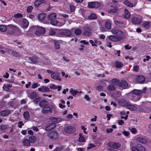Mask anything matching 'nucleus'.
Returning a JSON list of instances; mask_svg holds the SVG:
<instances>
[{"label": "nucleus", "instance_id": "nucleus-1", "mask_svg": "<svg viewBox=\"0 0 151 151\" xmlns=\"http://www.w3.org/2000/svg\"><path fill=\"white\" fill-rule=\"evenodd\" d=\"M7 29L14 31L19 32L20 30L19 29L16 27L12 25H9L7 26V27L4 25L0 26V30L2 32H5Z\"/></svg>", "mask_w": 151, "mask_h": 151}, {"label": "nucleus", "instance_id": "nucleus-2", "mask_svg": "<svg viewBox=\"0 0 151 151\" xmlns=\"http://www.w3.org/2000/svg\"><path fill=\"white\" fill-rule=\"evenodd\" d=\"M146 88H145L143 90V91L142 92L140 90H134L132 91V93L130 94L132 96H134V97H137V99L134 98V101H137L139 100L141 98V95L143 93L145 92V90H146Z\"/></svg>", "mask_w": 151, "mask_h": 151}, {"label": "nucleus", "instance_id": "nucleus-3", "mask_svg": "<svg viewBox=\"0 0 151 151\" xmlns=\"http://www.w3.org/2000/svg\"><path fill=\"white\" fill-rule=\"evenodd\" d=\"M47 72L51 74L50 77L52 78L59 81L61 80V78L60 76V73L54 72V71L49 70H47Z\"/></svg>", "mask_w": 151, "mask_h": 151}, {"label": "nucleus", "instance_id": "nucleus-4", "mask_svg": "<svg viewBox=\"0 0 151 151\" xmlns=\"http://www.w3.org/2000/svg\"><path fill=\"white\" fill-rule=\"evenodd\" d=\"M112 82L114 85H117V86L122 87L123 89H125L127 86V83L123 81L120 82L119 81L116 79H114L112 80Z\"/></svg>", "mask_w": 151, "mask_h": 151}, {"label": "nucleus", "instance_id": "nucleus-5", "mask_svg": "<svg viewBox=\"0 0 151 151\" xmlns=\"http://www.w3.org/2000/svg\"><path fill=\"white\" fill-rule=\"evenodd\" d=\"M142 17L138 15H137L132 17L131 21L134 24H140L142 21Z\"/></svg>", "mask_w": 151, "mask_h": 151}, {"label": "nucleus", "instance_id": "nucleus-6", "mask_svg": "<svg viewBox=\"0 0 151 151\" xmlns=\"http://www.w3.org/2000/svg\"><path fill=\"white\" fill-rule=\"evenodd\" d=\"M50 106L44 108L42 110V112L44 114L47 113L51 112L52 110H55V106L54 105H50Z\"/></svg>", "mask_w": 151, "mask_h": 151}, {"label": "nucleus", "instance_id": "nucleus-7", "mask_svg": "<svg viewBox=\"0 0 151 151\" xmlns=\"http://www.w3.org/2000/svg\"><path fill=\"white\" fill-rule=\"evenodd\" d=\"M122 37H121L115 36L113 35L108 36H107V38L106 39L108 42L109 40H110L113 42L118 41L120 40Z\"/></svg>", "mask_w": 151, "mask_h": 151}, {"label": "nucleus", "instance_id": "nucleus-8", "mask_svg": "<svg viewBox=\"0 0 151 151\" xmlns=\"http://www.w3.org/2000/svg\"><path fill=\"white\" fill-rule=\"evenodd\" d=\"M58 31L61 35L69 37L71 35V32L68 29H59Z\"/></svg>", "mask_w": 151, "mask_h": 151}, {"label": "nucleus", "instance_id": "nucleus-9", "mask_svg": "<svg viewBox=\"0 0 151 151\" xmlns=\"http://www.w3.org/2000/svg\"><path fill=\"white\" fill-rule=\"evenodd\" d=\"M129 1H132V3L127 0H125L124 1V4L128 6L132 7L134 6L137 4V2L135 0H129Z\"/></svg>", "mask_w": 151, "mask_h": 151}, {"label": "nucleus", "instance_id": "nucleus-10", "mask_svg": "<svg viewBox=\"0 0 151 151\" xmlns=\"http://www.w3.org/2000/svg\"><path fill=\"white\" fill-rule=\"evenodd\" d=\"M101 4L98 2H89L88 4V6L91 8H98L100 6Z\"/></svg>", "mask_w": 151, "mask_h": 151}, {"label": "nucleus", "instance_id": "nucleus-11", "mask_svg": "<svg viewBox=\"0 0 151 151\" xmlns=\"http://www.w3.org/2000/svg\"><path fill=\"white\" fill-rule=\"evenodd\" d=\"M47 136L50 138L54 139L58 138V135L56 132L51 131L48 133Z\"/></svg>", "mask_w": 151, "mask_h": 151}, {"label": "nucleus", "instance_id": "nucleus-12", "mask_svg": "<svg viewBox=\"0 0 151 151\" xmlns=\"http://www.w3.org/2000/svg\"><path fill=\"white\" fill-rule=\"evenodd\" d=\"M111 31L113 34H116L117 36H119V37H122L123 35V32L122 31L118 30L116 28L112 29Z\"/></svg>", "mask_w": 151, "mask_h": 151}, {"label": "nucleus", "instance_id": "nucleus-13", "mask_svg": "<svg viewBox=\"0 0 151 151\" xmlns=\"http://www.w3.org/2000/svg\"><path fill=\"white\" fill-rule=\"evenodd\" d=\"M65 132L69 134H72L76 130L75 128L72 126H68L64 129Z\"/></svg>", "mask_w": 151, "mask_h": 151}, {"label": "nucleus", "instance_id": "nucleus-14", "mask_svg": "<svg viewBox=\"0 0 151 151\" xmlns=\"http://www.w3.org/2000/svg\"><path fill=\"white\" fill-rule=\"evenodd\" d=\"M45 31V29L42 27H37L35 34L38 36L44 34Z\"/></svg>", "mask_w": 151, "mask_h": 151}, {"label": "nucleus", "instance_id": "nucleus-15", "mask_svg": "<svg viewBox=\"0 0 151 151\" xmlns=\"http://www.w3.org/2000/svg\"><path fill=\"white\" fill-rule=\"evenodd\" d=\"M107 145L110 147L114 149H118L120 146V145L117 142H109Z\"/></svg>", "mask_w": 151, "mask_h": 151}, {"label": "nucleus", "instance_id": "nucleus-16", "mask_svg": "<svg viewBox=\"0 0 151 151\" xmlns=\"http://www.w3.org/2000/svg\"><path fill=\"white\" fill-rule=\"evenodd\" d=\"M38 90L42 92H48L50 91L49 88L48 87L45 86H42L38 88Z\"/></svg>", "mask_w": 151, "mask_h": 151}, {"label": "nucleus", "instance_id": "nucleus-17", "mask_svg": "<svg viewBox=\"0 0 151 151\" xmlns=\"http://www.w3.org/2000/svg\"><path fill=\"white\" fill-rule=\"evenodd\" d=\"M56 124L54 123H51L48 124L45 127V130L46 131H50L54 128L56 126Z\"/></svg>", "mask_w": 151, "mask_h": 151}, {"label": "nucleus", "instance_id": "nucleus-18", "mask_svg": "<svg viewBox=\"0 0 151 151\" xmlns=\"http://www.w3.org/2000/svg\"><path fill=\"white\" fill-rule=\"evenodd\" d=\"M49 119L52 122L57 123H60L62 121V119L59 117H51Z\"/></svg>", "mask_w": 151, "mask_h": 151}, {"label": "nucleus", "instance_id": "nucleus-19", "mask_svg": "<svg viewBox=\"0 0 151 151\" xmlns=\"http://www.w3.org/2000/svg\"><path fill=\"white\" fill-rule=\"evenodd\" d=\"M29 24V22L27 20L25 19H23L22 24V27L23 28H26L28 27Z\"/></svg>", "mask_w": 151, "mask_h": 151}, {"label": "nucleus", "instance_id": "nucleus-20", "mask_svg": "<svg viewBox=\"0 0 151 151\" xmlns=\"http://www.w3.org/2000/svg\"><path fill=\"white\" fill-rule=\"evenodd\" d=\"M139 106L138 105L135 106L132 104H129L127 105V107L128 109L133 111L137 110Z\"/></svg>", "mask_w": 151, "mask_h": 151}, {"label": "nucleus", "instance_id": "nucleus-21", "mask_svg": "<svg viewBox=\"0 0 151 151\" xmlns=\"http://www.w3.org/2000/svg\"><path fill=\"white\" fill-rule=\"evenodd\" d=\"M28 60V61L30 63H36L38 61V59L36 58H32V57H29V58H27V59Z\"/></svg>", "mask_w": 151, "mask_h": 151}, {"label": "nucleus", "instance_id": "nucleus-22", "mask_svg": "<svg viewBox=\"0 0 151 151\" xmlns=\"http://www.w3.org/2000/svg\"><path fill=\"white\" fill-rule=\"evenodd\" d=\"M136 80L138 83H142L145 81V78L142 76H138Z\"/></svg>", "mask_w": 151, "mask_h": 151}, {"label": "nucleus", "instance_id": "nucleus-23", "mask_svg": "<svg viewBox=\"0 0 151 151\" xmlns=\"http://www.w3.org/2000/svg\"><path fill=\"white\" fill-rule=\"evenodd\" d=\"M151 23L149 21H144L142 24V26L145 29H148L149 28Z\"/></svg>", "mask_w": 151, "mask_h": 151}, {"label": "nucleus", "instance_id": "nucleus-24", "mask_svg": "<svg viewBox=\"0 0 151 151\" xmlns=\"http://www.w3.org/2000/svg\"><path fill=\"white\" fill-rule=\"evenodd\" d=\"M6 53L9 54H12V55L16 56H18V54L17 53L14 52L12 49L7 48V50L6 51Z\"/></svg>", "mask_w": 151, "mask_h": 151}, {"label": "nucleus", "instance_id": "nucleus-25", "mask_svg": "<svg viewBox=\"0 0 151 151\" xmlns=\"http://www.w3.org/2000/svg\"><path fill=\"white\" fill-rule=\"evenodd\" d=\"M49 104L48 102L46 100H43L40 101L39 103V105L40 106L44 107L48 105Z\"/></svg>", "mask_w": 151, "mask_h": 151}, {"label": "nucleus", "instance_id": "nucleus-26", "mask_svg": "<svg viewBox=\"0 0 151 151\" xmlns=\"http://www.w3.org/2000/svg\"><path fill=\"white\" fill-rule=\"evenodd\" d=\"M50 88L51 89H58V91H59L62 88L61 86H57L55 85L52 84L50 86Z\"/></svg>", "mask_w": 151, "mask_h": 151}, {"label": "nucleus", "instance_id": "nucleus-27", "mask_svg": "<svg viewBox=\"0 0 151 151\" xmlns=\"http://www.w3.org/2000/svg\"><path fill=\"white\" fill-rule=\"evenodd\" d=\"M29 140L30 143H34L36 141V137L35 136H31L29 137Z\"/></svg>", "mask_w": 151, "mask_h": 151}, {"label": "nucleus", "instance_id": "nucleus-28", "mask_svg": "<svg viewBox=\"0 0 151 151\" xmlns=\"http://www.w3.org/2000/svg\"><path fill=\"white\" fill-rule=\"evenodd\" d=\"M56 18V14L54 13L50 14L48 16V19L50 20H52L55 19Z\"/></svg>", "mask_w": 151, "mask_h": 151}, {"label": "nucleus", "instance_id": "nucleus-29", "mask_svg": "<svg viewBox=\"0 0 151 151\" xmlns=\"http://www.w3.org/2000/svg\"><path fill=\"white\" fill-rule=\"evenodd\" d=\"M70 93L73 96H75L78 93V91L76 90H74L73 88H71L69 90Z\"/></svg>", "mask_w": 151, "mask_h": 151}, {"label": "nucleus", "instance_id": "nucleus-30", "mask_svg": "<svg viewBox=\"0 0 151 151\" xmlns=\"http://www.w3.org/2000/svg\"><path fill=\"white\" fill-rule=\"evenodd\" d=\"M23 145L25 146H29L30 143L29 140L27 139H24L22 142Z\"/></svg>", "mask_w": 151, "mask_h": 151}, {"label": "nucleus", "instance_id": "nucleus-31", "mask_svg": "<svg viewBox=\"0 0 151 151\" xmlns=\"http://www.w3.org/2000/svg\"><path fill=\"white\" fill-rule=\"evenodd\" d=\"M50 24L53 25H56L57 24L58 26H62L65 23H63L61 24H59V22L57 20L52 21L50 22Z\"/></svg>", "mask_w": 151, "mask_h": 151}, {"label": "nucleus", "instance_id": "nucleus-32", "mask_svg": "<svg viewBox=\"0 0 151 151\" xmlns=\"http://www.w3.org/2000/svg\"><path fill=\"white\" fill-rule=\"evenodd\" d=\"M79 141L80 142H84L86 141L85 137H83L82 133H80L79 134Z\"/></svg>", "mask_w": 151, "mask_h": 151}, {"label": "nucleus", "instance_id": "nucleus-33", "mask_svg": "<svg viewBox=\"0 0 151 151\" xmlns=\"http://www.w3.org/2000/svg\"><path fill=\"white\" fill-rule=\"evenodd\" d=\"M10 114V112L9 110H4L1 112V115L2 116H6Z\"/></svg>", "mask_w": 151, "mask_h": 151}, {"label": "nucleus", "instance_id": "nucleus-34", "mask_svg": "<svg viewBox=\"0 0 151 151\" xmlns=\"http://www.w3.org/2000/svg\"><path fill=\"white\" fill-rule=\"evenodd\" d=\"M125 14H124V17L126 19L129 18L130 17V14L129 11L127 9H124Z\"/></svg>", "mask_w": 151, "mask_h": 151}, {"label": "nucleus", "instance_id": "nucleus-35", "mask_svg": "<svg viewBox=\"0 0 151 151\" xmlns=\"http://www.w3.org/2000/svg\"><path fill=\"white\" fill-rule=\"evenodd\" d=\"M45 1L43 0H37L35 2V4L36 6H38L40 4L42 3H45Z\"/></svg>", "mask_w": 151, "mask_h": 151}, {"label": "nucleus", "instance_id": "nucleus-36", "mask_svg": "<svg viewBox=\"0 0 151 151\" xmlns=\"http://www.w3.org/2000/svg\"><path fill=\"white\" fill-rule=\"evenodd\" d=\"M83 34L84 35L86 36H90L91 35L90 29H85L84 32Z\"/></svg>", "mask_w": 151, "mask_h": 151}, {"label": "nucleus", "instance_id": "nucleus-37", "mask_svg": "<svg viewBox=\"0 0 151 151\" xmlns=\"http://www.w3.org/2000/svg\"><path fill=\"white\" fill-rule=\"evenodd\" d=\"M105 26L107 29H110L111 28V24L110 21H106L105 23Z\"/></svg>", "mask_w": 151, "mask_h": 151}, {"label": "nucleus", "instance_id": "nucleus-38", "mask_svg": "<svg viewBox=\"0 0 151 151\" xmlns=\"http://www.w3.org/2000/svg\"><path fill=\"white\" fill-rule=\"evenodd\" d=\"M111 8L108 11V12L109 13H115L116 12L117 10L116 7H113L111 6Z\"/></svg>", "mask_w": 151, "mask_h": 151}, {"label": "nucleus", "instance_id": "nucleus-39", "mask_svg": "<svg viewBox=\"0 0 151 151\" xmlns=\"http://www.w3.org/2000/svg\"><path fill=\"white\" fill-rule=\"evenodd\" d=\"M38 95L36 92H33L31 94L30 97L32 100L35 99L38 97Z\"/></svg>", "mask_w": 151, "mask_h": 151}, {"label": "nucleus", "instance_id": "nucleus-40", "mask_svg": "<svg viewBox=\"0 0 151 151\" xmlns=\"http://www.w3.org/2000/svg\"><path fill=\"white\" fill-rule=\"evenodd\" d=\"M88 18L90 19H96L97 18V16L94 13H92L89 16Z\"/></svg>", "mask_w": 151, "mask_h": 151}, {"label": "nucleus", "instance_id": "nucleus-41", "mask_svg": "<svg viewBox=\"0 0 151 151\" xmlns=\"http://www.w3.org/2000/svg\"><path fill=\"white\" fill-rule=\"evenodd\" d=\"M46 15L44 13H42L39 15L38 17L40 20H43L45 17Z\"/></svg>", "mask_w": 151, "mask_h": 151}, {"label": "nucleus", "instance_id": "nucleus-42", "mask_svg": "<svg viewBox=\"0 0 151 151\" xmlns=\"http://www.w3.org/2000/svg\"><path fill=\"white\" fill-rule=\"evenodd\" d=\"M114 64L116 67L117 68H120L123 66L122 63L119 61L116 62Z\"/></svg>", "mask_w": 151, "mask_h": 151}, {"label": "nucleus", "instance_id": "nucleus-43", "mask_svg": "<svg viewBox=\"0 0 151 151\" xmlns=\"http://www.w3.org/2000/svg\"><path fill=\"white\" fill-rule=\"evenodd\" d=\"M137 140L141 143L145 144L146 142V140L144 138L142 137H139L137 138Z\"/></svg>", "mask_w": 151, "mask_h": 151}, {"label": "nucleus", "instance_id": "nucleus-44", "mask_svg": "<svg viewBox=\"0 0 151 151\" xmlns=\"http://www.w3.org/2000/svg\"><path fill=\"white\" fill-rule=\"evenodd\" d=\"M40 86V84L38 83L34 82L32 84L31 86V88L32 89H35Z\"/></svg>", "mask_w": 151, "mask_h": 151}, {"label": "nucleus", "instance_id": "nucleus-45", "mask_svg": "<svg viewBox=\"0 0 151 151\" xmlns=\"http://www.w3.org/2000/svg\"><path fill=\"white\" fill-rule=\"evenodd\" d=\"M114 22L115 24L119 27H122L124 25V24L122 22H119L116 20H114Z\"/></svg>", "mask_w": 151, "mask_h": 151}, {"label": "nucleus", "instance_id": "nucleus-46", "mask_svg": "<svg viewBox=\"0 0 151 151\" xmlns=\"http://www.w3.org/2000/svg\"><path fill=\"white\" fill-rule=\"evenodd\" d=\"M23 116L26 119H28L29 118V112L28 111H25L23 114Z\"/></svg>", "mask_w": 151, "mask_h": 151}, {"label": "nucleus", "instance_id": "nucleus-47", "mask_svg": "<svg viewBox=\"0 0 151 151\" xmlns=\"http://www.w3.org/2000/svg\"><path fill=\"white\" fill-rule=\"evenodd\" d=\"M112 85H110L108 88V89L109 90H111V91H114L115 89V86L117 85H114V84H113L112 82Z\"/></svg>", "mask_w": 151, "mask_h": 151}, {"label": "nucleus", "instance_id": "nucleus-48", "mask_svg": "<svg viewBox=\"0 0 151 151\" xmlns=\"http://www.w3.org/2000/svg\"><path fill=\"white\" fill-rule=\"evenodd\" d=\"M7 48L5 47H0V52L3 54H4L6 52V51Z\"/></svg>", "mask_w": 151, "mask_h": 151}, {"label": "nucleus", "instance_id": "nucleus-49", "mask_svg": "<svg viewBox=\"0 0 151 151\" xmlns=\"http://www.w3.org/2000/svg\"><path fill=\"white\" fill-rule=\"evenodd\" d=\"M56 30L55 29H51L49 32V34L50 35H54L55 33Z\"/></svg>", "mask_w": 151, "mask_h": 151}, {"label": "nucleus", "instance_id": "nucleus-50", "mask_svg": "<svg viewBox=\"0 0 151 151\" xmlns=\"http://www.w3.org/2000/svg\"><path fill=\"white\" fill-rule=\"evenodd\" d=\"M63 146H60L56 147L53 151H60L63 148Z\"/></svg>", "mask_w": 151, "mask_h": 151}, {"label": "nucleus", "instance_id": "nucleus-51", "mask_svg": "<svg viewBox=\"0 0 151 151\" xmlns=\"http://www.w3.org/2000/svg\"><path fill=\"white\" fill-rule=\"evenodd\" d=\"M81 30L79 29H78L75 30V34L77 35H80L81 33Z\"/></svg>", "mask_w": 151, "mask_h": 151}, {"label": "nucleus", "instance_id": "nucleus-52", "mask_svg": "<svg viewBox=\"0 0 151 151\" xmlns=\"http://www.w3.org/2000/svg\"><path fill=\"white\" fill-rule=\"evenodd\" d=\"M89 42L91 44L92 46L96 47V40H94V41L92 40H90Z\"/></svg>", "mask_w": 151, "mask_h": 151}, {"label": "nucleus", "instance_id": "nucleus-53", "mask_svg": "<svg viewBox=\"0 0 151 151\" xmlns=\"http://www.w3.org/2000/svg\"><path fill=\"white\" fill-rule=\"evenodd\" d=\"M139 69V67L138 65H134L133 67V71L135 72H137Z\"/></svg>", "mask_w": 151, "mask_h": 151}, {"label": "nucleus", "instance_id": "nucleus-54", "mask_svg": "<svg viewBox=\"0 0 151 151\" xmlns=\"http://www.w3.org/2000/svg\"><path fill=\"white\" fill-rule=\"evenodd\" d=\"M55 48L56 50L59 49L60 48V46L58 42H55L54 43Z\"/></svg>", "mask_w": 151, "mask_h": 151}, {"label": "nucleus", "instance_id": "nucleus-55", "mask_svg": "<svg viewBox=\"0 0 151 151\" xmlns=\"http://www.w3.org/2000/svg\"><path fill=\"white\" fill-rule=\"evenodd\" d=\"M6 126L2 125L0 126V130L3 131L2 132H4L5 129H6ZM2 133V132H1Z\"/></svg>", "mask_w": 151, "mask_h": 151}, {"label": "nucleus", "instance_id": "nucleus-56", "mask_svg": "<svg viewBox=\"0 0 151 151\" xmlns=\"http://www.w3.org/2000/svg\"><path fill=\"white\" fill-rule=\"evenodd\" d=\"M132 151H140V149H139V147H138V145L136 146V147H133L132 148Z\"/></svg>", "mask_w": 151, "mask_h": 151}, {"label": "nucleus", "instance_id": "nucleus-57", "mask_svg": "<svg viewBox=\"0 0 151 151\" xmlns=\"http://www.w3.org/2000/svg\"><path fill=\"white\" fill-rule=\"evenodd\" d=\"M81 128L83 131V132L85 134H88V132L86 131V130L87 129V128H86L84 126H81Z\"/></svg>", "mask_w": 151, "mask_h": 151}, {"label": "nucleus", "instance_id": "nucleus-58", "mask_svg": "<svg viewBox=\"0 0 151 151\" xmlns=\"http://www.w3.org/2000/svg\"><path fill=\"white\" fill-rule=\"evenodd\" d=\"M96 146L93 144L90 143L88 145V146L87 147V149L88 150H90L92 148L95 147Z\"/></svg>", "mask_w": 151, "mask_h": 151}, {"label": "nucleus", "instance_id": "nucleus-59", "mask_svg": "<svg viewBox=\"0 0 151 151\" xmlns=\"http://www.w3.org/2000/svg\"><path fill=\"white\" fill-rule=\"evenodd\" d=\"M138 147H139V149H140V151H146L145 148L141 145H138Z\"/></svg>", "mask_w": 151, "mask_h": 151}, {"label": "nucleus", "instance_id": "nucleus-60", "mask_svg": "<svg viewBox=\"0 0 151 151\" xmlns=\"http://www.w3.org/2000/svg\"><path fill=\"white\" fill-rule=\"evenodd\" d=\"M14 17L15 18H19L22 17L23 16L22 14L20 13H17L14 14Z\"/></svg>", "mask_w": 151, "mask_h": 151}, {"label": "nucleus", "instance_id": "nucleus-61", "mask_svg": "<svg viewBox=\"0 0 151 151\" xmlns=\"http://www.w3.org/2000/svg\"><path fill=\"white\" fill-rule=\"evenodd\" d=\"M131 132L132 134H134L137 133V130L136 128H133L131 129Z\"/></svg>", "mask_w": 151, "mask_h": 151}, {"label": "nucleus", "instance_id": "nucleus-62", "mask_svg": "<svg viewBox=\"0 0 151 151\" xmlns=\"http://www.w3.org/2000/svg\"><path fill=\"white\" fill-rule=\"evenodd\" d=\"M33 9V7L31 6H28L27 9V12L28 13L31 12Z\"/></svg>", "mask_w": 151, "mask_h": 151}, {"label": "nucleus", "instance_id": "nucleus-63", "mask_svg": "<svg viewBox=\"0 0 151 151\" xmlns=\"http://www.w3.org/2000/svg\"><path fill=\"white\" fill-rule=\"evenodd\" d=\"M3 88L4 90L6 91H9L10 90V89L8 88L6 85H4Z\"/></svg>", "mask_w": 151, "mask_h": 151}, {"label": "nucleus", "instance_id": "nucleus-64", "mask_svg": "<svg viewBox=\"0 0 151 151\" xmlns=\"http://www.w3.org/2000/svg\"><path fill=\"white\" fill-rule=\"evenodd\" d=\"M122 134L125 136H127L129 135V132L124 131L122 132Z\"/></svg>", "mask_w": 151, "mask_h": 151}]
</instances>
